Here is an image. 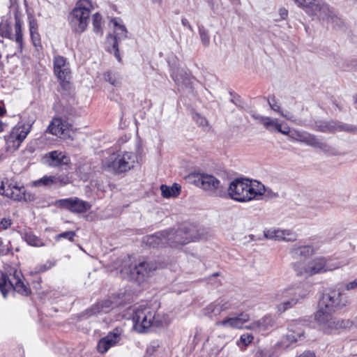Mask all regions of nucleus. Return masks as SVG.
I'll use <instances>...</instances> for the list:
<instances>
[{
	"label": "nucleus",
	"mask_w": 357,
	"mask_h": 357,
	"mask_svg": "<svg viewBox=\"0 0 357 357\" xmlns=\"http://www.w3.org/2000/svg\"><path fill=\"white\" fill-rule=\"evenodd\" d=\"M30 35L33 45L36 47H41L40 37L38 31L30 32Z\"/></svg>",
	"instance_id": "nucleus-42"
},
{
	"label": "nucleus",
	"mask_w": 357,
	"mask_h": 357,
	"mask_svg": "<svg viewBox=\"0 0 357 357\" xmlns=\"http://www.w3.org/2000/svg\"><path fill=\"white\" fill-rule=\"evenodd\" d=\"M330 258L319 257L307 261L306 264H299L296 268L297 275L299 276L310 277L317 274L335 270L348 264V262L331 264L330 263Z\"/></svg>",
	"instance_id": "nucleus-7"
},
{
	"label": "nucleus",
	"mask_w": 357,
	"mask_h": 357,
	"mask_svg": "<svg viewBox=\"0 0 357 357\" xmlns=\"http://www.w3.org/2000/svg\"><path fill=\"white\" fill-rule=\"evenodd\" d=\"M160 190L163 197H176L180 194L181 185L177 183L173 184L171 187L166 185H162L160 186Z\"/></svg>",
	"instance_id": "nucleus-32"
},
{
	"label": "nucleus",
	"mask_w": 357,
	"mask_h": 357,
	"mask_svg": "<svg viewBox=\"0 0 357 357\" xmlns=\"http://www.w3.org/2000/svg\"><path fill=\"white\" fill-rule=\"evenodd\" d=\"M137 162L138 157L136 153L119 150L105 157L102 160L101 167L105 171L120 174L133 168Z\"/></svg>",
	"instance_id": "nucleus-3"
},
{
	"label": "nucleus",
	"mask_w": 357,
	"mask_h": 357,
	"mask_svg": "<svg viewBox=\"0 0 357 357\" xmlns=\"http://www.w3.org/2000/svg\"><path fill=\"white\" fill-rule=\"evenodd\" d=\"M22 21L17 16H15L14 31L13 33V29L10 26L8 21H1L0 23V36L13 40L17 45V51L18 53H22L24 47V39L22 33Z\"/></svg>",
	"instance_id": "nucleus-13"
},
{
	"label": "nucleus",
	"mask_w": 357,
	"mask_h": 357,
	"mask_svg": "<svg viewBox=\"0 0 357 357\" xmlns=\"http://www.w3.org/2000/svg\"><path fill=\"white\" fill-rule=\"evenodd\" d=\"M157 268L155 262L142 261L133 264L132 259L128 257L123 259L119 271L123 278L142 282L150 277Z\"/></svg>",
	"instance_id": "nucleus-5"
},
{
	"label": "nucleus",
	"mask_w": 357,
	"mask_h": 357,
	"mask_svg": "<svg viewBox=\"0 0 357 357\" xmlns=\"http://www.w3.org/2000/svg\"><path fill=\"white\" fill-rule=\"evenodd\" d=\"M315 251L316 250L312 245H294L291 249V254L295 258L298 257H306L314 254Z\"/></svg>",
	"instance_id": "nucleus-31"
},
{
	"label": "nucleus",
	"mask_w": 357,
	"mask_h": 357,
	"mask_svg": "<svg viewBox=\"0 0 357 357\" xmlns=\"http://www.w3.org/2000/svg\"><path fill=\"white\" fill-rule=\"evenodd\" d=\"M3 195L15 201H22L24 197V188L9 184L6 187Z\"/></svg>",
	"instance_id": "nucleus-30"
},
{
	"label": "nucleus",
	"mask_w": 357,
	"mask_h": 357,
	"mask_svg": "<svg viewBox=\"0 0 357 357\" xmlns=\"http://www.w3.org/2000/svg\"><path fill=\"white\" fill-rule=\"evenodd\" d=\"M68 128V123L61 118H54L48 126V131L56 136L61 137Z\"/></svg>",
	"instance_id": "nucleus-24"
},
{
	"label": "nucleus",
	"mask_w": 357,
	"mask_h": 357,
	"mask_svg": "<svg viewBox=\"0 0 357 357\" xmlns=\"http://www.w3.org/2000/svg\"><path fill=\"white\" fill-rule=\"evenodd\" d=\"M31 128V125L21 123L13 128L10 133L4 137L6 150L8 151L17 150L30 132Z\"/></svg>",
	"instance_id": "nucleus-15"
},
{
	"label": "nucleus",
	"mask_w": 357,
	"mask_h": 357,
	"mask_svg": "<svg viewBox=\"0 0 357 357\" xmlns=\"http://www.w3.org/2000/svg\"><path fill=\"white\" fill-rule=\"evenodd\" d=\"M274 324V319L271 316L267 315L262 317L261 319H259L257 321L252 322L249 326H246L245 328L250 330H255L258 331H263L272 327Z\"/></svg>",
	"instance_id": "nucleus-25"
},
{
	"label": "nucleus",
	"mask_w": 357,
	"mask_h": 357,
	"mask_svg": "<svg viewBox=\"0 0 357 357\" xmlns=\"http://www.w3.org/2000/svg\"><path fill=\"white\" fill-rule=\"evenodd\" d=\"M265 188L259 182H251L248 179L236 178L228 188L229 197L239 202H246L264 195Z\"/></svg>",
	"instance_id": "nucleus-2"
},
{
	"label": "nucleus",
	"mask_w": 357,
	"mask_h": 357,
	"mask_svg": "<svg viewBox=\"0 0 357 357\" xmlns=\"http://www.w3.org/2000/svg\"><path fill=\"white\" fill-rule=\"evenodd\" d=\"M0 225L3 229H6L12 225V220L9 218H3L0 220Z\"/></svg>",
	"instance_id": "nucleus-47"
},
{
	"label": "nucleus",
	"mask_w": 357,
	"mask_h": 357,
	"mask_svg": "<svg viewBox=\"0 0 357 357\" xmlns=\"http://www.w3.org/2000/svg\"><path fill=\"white\" fill-rule=\"evenodd\" d=\"M231 307L229 302L220 298L207 305L202 309V314L211 319H217L222 312L227 310Z\"/></svg>",
	"instance_id": "nucleus-19"
},
{
	"label": "nucleus",
	"mask_w": 357,
	"mask_h": 357,
	"mask_svg": "<svg viewBox=\"0 0 357 357\" xmlns=\"http://www.w3.org/2000/svg\"><path fill=\"white\" fill-rule=\"evenodd\" d=\"M254 357H272V354L267 350H258Z\"/></svg>",
	"instance_id": "nucleus-49"
},
{
	"label": "nucleus",
	"mask_w": 357,
	"mask_h": 357,
	"mask_svg": "<svg viewBox=\"0 0 357 357\" xmlns=\"http://www.w3.org/2000/svg\"><path fill=\"white\" fill-rule=\"evenodd\" d=\"M50 159V165L57 167L63 165H68L70 162L69 158L63 152L53 151L48 153Z\"/></svg>",
	"instance_id": "nucleus-29"
},
{
	"label": "nucleus",
	"mask_w": 357,
	"mask_h": 357,
	"mask_svg": "<svg viewBox=\"0 0 357 357\" xmlns=\"http://www.w3.org/2000/svg\"><path fill=\"white\" fill-rule=\"evenodd\" d=\"M55 265L54 262L50 261H47L45 264L38 266L36 268V273H42L50 269Z\"/></svg>",
	"instance_id": "nucleus-44"
},
{
	"label": "nucleus",
	"mask_w": 357,
	"mask_h": 357,
	"mask_svg": "<svg viewBox=\"0 0 357 357\" xmlns=\"http://www.w3.org/2000/svg\"><path fill=\"white\" fill-rule=\"evenodd\" d=\"M345 291H351L357 288V278L351 282H348L344 287Z\"/></svg>",
	"instance_id": "nucleus-48"
},
{
	"label": "nucleus",
	"mask_w": 357,
	"mask_h": 357,
	"mask_svg": "<svg viewBox=\"0 0 357 357\" xmlns=\"http://www.w3.org/2000/svg\"><path fill=\"white\" fill-rule=\"evenodd\" d=\"M23 275L21 271L15 270L13 273L8 277L6 273L0 271V291L3 297L7 292L13 289L19 294L28 296L31 294L30 288L24 284Z\"/></svg>",
	"instance_id": "nucleus-12"
},
{
	"label": "nucleus",
	"mask_w": 357,
	"mask_h": 357,
	"mask_svg": "<svg viewBox=\"0 0 357 357\" xmlns=\"http://www.w3.org/2000/svg\"><path fill=\"white\" fill-rule=\"evenodd\" d=\"M153 2L158 3L159 4L162 3V0H152Z\"/></svg>",
	"instance_id": "nucleus-62"
},
{
	"label": "nucleus",
	"mask_w": 357,
	"mask_h": 357,
	"mask_svg": "<svg viewBox=\"0 0 357 357\" xmlns=\"http://www.w3.org/2000/svg\"><path fill=\"white\" fill-rule=\"evenodd\" d=\"M251 116L254 119L258 121L259 123H261L262 125L264 124V123L265 121L264 119H266L267 118V116H261V115H259V114H257L255 113L252 114Z\"/></svg>",
	"instance_id": "nucleus-53"
},
{
	"label": "nucleus",
	"mask_w": 357,
	"mask_h": 357,
	"mask_svg": "<svg viewBox=\"0 0 357 357\" xmlns=\"http://www.w3.org/2000/svg\"><path fill=\"white\" fill-rule=\"evenodd\" d=\"M121 340V330L116 328L98 341L97 350L101 354L106 353L111 347H114Z\"/></svg>",
	"instance_id": "nucleus-21"
},
{
	"label": "nucleus",
	"mask_w": 357,
	"mask_h": 357,
	"mask_svg": "<svg viewBox=\"0 0 357 357\" xmlns=\"http://www.w3.org/2000/svg\"><path fill=\"white\" fill-rule=\"evenodd\" d=\"M335 121H321L316 123L315 130L322 132L335 133Z\"/></svg>",
	"instance_id": "nucleus-34"
},
{
	"label": "nucleus",
	"mask_w": 357,
	"mask_h": 357,
	"mask_svg": "<svg viewBox=\"0 0 357 357\" xmlns=\"http://www.w3.org/2000/svg\"><path fill=\"white\" fill-rule=\"evenodd\" d=\"M54 73L56 77L61 82H68L70 78V64L67 59L62 56H56L54 57Z\"/></svg>",
	"instance_id": "nucleus-20"
},
{
	"label": "nucleus",
	"mask_w": 357,
	"mask_h": 357,
	"mask_svg": "<svg viewBox=\"0 0 357 357\" xmlns=\"http://www.w3.org/2000/svg\"><path fill=\"white\" fill-rule=\"evenodd\" d=\"M35 197H34V195L30 192H26L25 190H24V197L23 198L22 201H24V202H31L33 200H34Z\"/></svg>",
	"instance_id": "nucleus-54"
},
{
	"label": "nucleus",
	"mask_w": 357,
	"mask_h": 357,
	"mask_svg": "<svg viewBox=\"0 0 357 357\" xmlns=\"http://www.w3.org/2000/svg\"><path fill=\"white\" fill-rule=\"evenodd\" d=\"M4 110L3 109V108L0 106V116H3V114H4Z\"/></svg>",
	"instance_id": "nucleus-59"
},
{
	"label": "nucleus",
	"mask_w": 357,
	"mask_h": 357,
	"mask_svg": "<svg viewBox=\"0 0 357 357\" xmlns=\"http://www.w3.org/2000/svg\"><path fill=\"white\" fill-rule=\"evenodd\" d=\"M1 244H2V241H1V239L0 238V246L1 245Z\"/></svg>",
	"instance_id": "nucleus-64"
},
{
	"label": "nucleus",
	"mask_w": 357,
	"mask_h": 357,
	"mask_svg": "<svg viewBox=\"0 0 357 357\" xmlns=\"http://www.w3.org/2000/svg\"><path fill=\"white\" fill-rule=\"evenodd\" d=\"M280 116L286 118L288 120H292V116L289 115V114H284L282 110L279 113Z\"/></svg>",
	"instance_id": "nucleus-58"
},
{
	"label": "nucleus",
	"mask_w": 357,
	"mask_h": 357,
	"mask_svg": "<svg viewBox=\"0 0 357 357\" xmlns=\"http://www.w3.org/2000/svg\"><path fill=\"white\" fill-rule=\"evenodd\" d=\"M133 327L138 333H145L151 327H162L165 319L164 316L147 305L135 308L132 314Z\"/></svg>",
	"instance_id": "nucleus-4"
},
{
	"label": "nucleus",
	"mask_w": 357,
	"mask_h": 357,
	"mask_svg": "<svg viewBox=\"0 0 357 357\" xmlns=\"http://www.w3.org/2000/svg\"><path fill=\"white\" fill-rule=\"evenodd\" d=\"M346 132L351 134H357V126L352 124L335 121V132Z\"/></svg>",
	"instance_id": "nucleus-36"
},
{
	"label": "nucleus",
	"mask_w": 357,
	"mask_h": 357,
	"mask_svg": "<svg viewBox=\"0 0 357 357\" xmlns=\"http://www.w3.org/2000/svg\"><path fill=\"white\" fill-rule=\"evenodd\" d=\"M92 5L89 0H79L68 16L72 29L77 33L84 32L89 23Z\"/></svg>",
	"instance_id": "nucleus-11"
},
{
	"label": "nucleus",
	"mask_w": 357,
	"mask_h": 357,
	"mask_svg": "<svg viewBox=\"0 0 357 357\" xmlns=\"http://www.w3.org/2000/svg\"><path fill=\"white\" fill-rule=\"evenodd\" d=\"M6 185L3 181L0 180V195H3L5 193Z\"/></svg>",
	"instance_id": "nucleus-57"
},
{
	"label": "nucleus",
	"mask_w": 357,
	"mask_h": 357,
	"mask_svg": "<svg viewBox=\"0 0 357 357\" xmlns=\"http://www.w3.org/2000/svg\"><path fill=\"white\" fill-rule=\"evenodd\" d=\"M304 333L303 324L301 321H296L289 326V333L287 335V340L291 342H296Z\"/></svg>",
	"instance_id": "nucleus-26"
},
{
	"label": "nucleus",
	"mask_w": 357,
	"mask_h": 357,
	"mask_svg": "<svg viewBox=\"0 0 357 357\" xmlns=\"http://www.w3.org/2000/svg\"><path fill=\"white\" fill-rule=\"evenodd\" d=\"M111 22L114 24V36L109 35L107 38V48L110 53H113L116 59L121 61L119 54V44L128 38V31L119 19H112Z\"/></svg>",
	"instance_id": "nucleus-14"
},
{
	"label": "nucleus",
	"mask_w": 357,
	"mask_h": 357,
	"mask_svg": "<svg viewBox=\"0 0 357 357\" xmlns=\"http://www.w3.org/2000/svg\"><path fill=\"white\" fill-rule=\"evenodd\" d=\"M307 294V291L297 285L281 289L275 296V299L279 302L276 309L281 313L284 312L296 306L306 297Z\"/></svg>",
	"instance_id": "nucleus-10"
},
{
	"label": "nucleus",
	"mask_w": 357,
	"mask_h": 357,
	"mask_svg": "<svg viewBox=\"0 0 357 357\" xmlns=\"http://www.w3.org/2000/svg\"><path fill=\"white\" fill-rule=\"evenodd\" d=\"M195 184L206 191L218 195L220 182L214 176L206 174H199L194 181Z\"/></svg>",
	"instance_id": "nucleus-17"
},
{
	"label": "nucleus",
	"mask_w": 357,
	"mask_h": 357,
	"mask_svg": "<svg viewBox=\"0 0 357 357\" xmlns=\"http://www.w3.org/2000/svg\"><path fill=\"white\" fill-rule=\"evenodd\" d=\"M265 121L263 124L264 128L270 131H273L278 130V128L280 127V124L278 122L277 119H273L271 117L267 116L266 119H264Z\"/></svg>",
	"instance_id": "nucleus-39"
},
{
	"label": "nucleus",
	"mask_w": 357,
	"mask_h": 357,
	"mask_svg": "<svg viewBox=\"0 0 357 357\" xmlns=\"http://www.w3.org/2000/svg\"><path fill=\"white\" fill-rule=\"evenodd\" d=\"M3 130V123H2V122L0 121V132H1Z\"/></svg>",
	"instance_id": "nucleus-61"
},
{
	"label": "nucleus",
	"mask_w": 357,
	"mask_h": 357,
	"mask_svg": "<svg viewBox=\"0 0 357 357\" xmlns=\"http://www.w3.org/2000/svg\"><path fill=\"white\" fill-rule=\"evenodd\" d=\"M264 236L271 240L294 241L296 234L289 229H270L264 231Z\"/></svg>",
	"instance_id": "nucleus-22"
},
{
	"label": "nucleus",
	"mask_w": 357,
	"mask_h": 357,
	"mask_svg": "<svg viewBox=\"0 0 357 357\" xmlns=\"http://www.w3.org/2000/svg\"><path fill=\"white\" fill-rule=\"evenodd\" d=\"M268 102L273 110L278 112V114L280 112V107L277 104V102L274 96L268 97Z\"/></svg>",
	"instance_id": "nucleus-45"
},
{
	"label": "nucleus",
	"mask_w": 357,
	"mask_h": 357,
	"mask_svg": "<svg viewBox=\"0 0 357 357\" xmlns=\"http://www.w3.org/2000/svg\"><path fill=\"white\" fill-rule=\"evenodd\" d=\"M59 206L73 213H83L91 208L90 203L77 197L59 199Z\"/></svg>",
	"instance_id": "nucleus-18"
},
{
	"label": "nucleus",
	"mask_w": 357,
	"mask_h": 357,
	"mask_svg": "<svg viewBox=\"0 0 357 357\" xmlns=\"http://www.w3.org/2000/svg\"><path fill=\"white\" fill-rule=\"evenodd\" d=\"M199 238L196 227L192 224H184L177 229L162 231L147 236L146 243L149 245L156 246L160 244H168L171 247L186 244Z\"/></svg>",
	"instance_id": "nucleus-1"
},
{
	"label": "nucleus",
	"mask_w": 357,
	"mask_h": 357,
	"mask_svg": "<svg viewBox=\"0 0 357 357\" xmlns=\"http://www.w3.org/2000/svg\"><path fill=\"white\" fill-rule=\"evenodd\" d=\"M279 15L280 17V19H276V21L284 20L288 15V10L284 8H281L279 9Z\"/></svg>",
	"instance_id": "nucleus-51"
},
{
	"label": "nucleus",
	"mask_w": 357,
	"mask_h": 357,
	"mask_svg": "<svg viewBox=\"0 0 357 357\" xmlns=\"http://www.w3.org/2000/svg\"><path fill=\"white\" fill-rule=\"evenodd\" d=\"M349 303V296L342 287L328 289L319 300L318 310L335 312L346 307Z\"/></svg>",
	"instance_id": "nucleus-9"
},
{
	"label": "nucleus",
	"mask_w": 357,
	"mask_h": 357,
	"mask_svg": "<svg viewBox=\"0 0 357 357\" xmlns=\"http://www.w3.org/2000/svg\"><path fill=\"white\" fill-rule=\"evenodd\" d=\"M334 312L317 310L314 319L326 333H335L340 329L351 328L354 323L349 319H340L333 315Z\"/></svg>",
	"instance_id": "nucleus-8"
},
{
	"label": "nucleus",
	"mask_w": 357,
	"mask_h": 357,
	"mask_svg": "<svg viewBox=\"0 0 357 357\" xmlns=\"http://www.w3.org/2000/svg\"><path fill=\"white\" fill-rule=\"evenodd\" d=\"M297 357H316L315 354L312 351H305Z\"/></svg>",
	"instance_id": "nucleus-55"
},
{
	"label": "nucleus",
	"mask_w": 357,
	"mask_h": 357,
	"mask_svg": "<svg viewBox=\"0 0 357 357\" xmlns=\"http://www.w3.org/2000/svg\"><path fill=\"white\" fill-rule=\"evenodd\" d=\"M75 232L73 231H68L58 234L56 236V240H59L61 238L68 239L70 241H73L74 237L75 236Z\"/></svg>",
	"instance_id": "nucleus-43"
},
{
	"label": "nucleus",
	"mask_w": 357,
	"mask_h": 357,
	"mask_svg": "<svg viewBox=\"0 0 357 357\" xmlns=\"http://www.w3.org/2000/svg\"><path fill=\"white\" fill-rule=\"evenodd\" d=\"M277 131L285 135H289L290 137V134L291 133V130H290L289 126H285L284 128H282L281 124H280V127L278 128Z\"/></svg>",
	"instance_id": "nucleus-50"
},
{
	"label": "nucleus",
	"mask_w": 357,
	"mask_h": 357,
	"mask_svg": "<svg viewBox=\"0 0 357 357\" xmlns=\"http://www.w3.org/2000/svg\"><path fill=\"white\" fill-rule=\"evenodd\" d=\"M253 336L251 334L245 333L241 336V341L245 344L248 345L252 342Z\"/></svg>",
	"instance_id": "nucleus-46"
},
{
	"label": "nucleus",
	"mask_w": 357,
	"mask_h": 357,
	"mask_svg": "<svg viewBox=\"0 0 357 357\" xmlns=\"http://www.w3.org/2000/svg\"><path fill=\"white\" fill-rule=\"evenodd\" d=\"M171 76L180 87H188L191 84L190 77L183 70H174Z\"/></svg>",
	"instance_id": "nucleus-28"
},
{
	"label": "nucleus",
	"mask_w": 357,
	"mask_h": 357,
	"mask_svg": "<svg viewBox=\"0 0 357 357\" xmlns=\"http://www.w3.org/2000/svg\"><path fill=\"white\" fill-rule=\"evenodd\" d=\"M199 34L202 45L205 47H208L210 44V36L208 35V31L204 26H199Z\"/></svg>",
	"instance_id": "nucleus-40"
},
{
	"label": "nucleus",
	"mask_w": 357,
	"mask_h": 357,
	"mask_svg": "<svg viewBox=\"0 0 357 357\" xmlns=\"http://www.w3.org/2000/svg\"><path fill=\"white\" fill-rule=\"evenodd\" d=\"M181 24L183 26L186 27L187 29H188L190 31H192L193 29H192V26L190 25L189 21L186 19V18H182L181 20Z\"/></svg>",
	"instance_id": "nucleus-56"
},
{
	"label": "nucleus",
	"mask_w": 357,
	"mask_h": 357,
	"mask_svg": "<svg viewBox=\"0 0 357 357\" xmlns=\"http://www.w3.org/2000/svg\"><path fill=\"white\" fill-rule=\"evenodd\" d=\"M29 31L30 32L38 31V23L36 20L32 19L29 20Z\"/></svg>",
	"instance_id": "nucleus-52"
},
{
	"label": "nucleus",
	"mask_w": 357,
	"mask_h": 357,
	"mask_svg": "<svg viewBox=\"0 0 357 357\" xmlns=\"http://www.w3.org/2000/svg\"><path fill=\"white\" fill-rule=\"evenodd\" d=\"M104 78L112 86L119 87L121 86V79L119 75L112 72H107L104 74Z\"/></svg>",
	"instance_id": "nucleus-37"
},
{
	"label": "nucleus",
	"mask_w": 357,
	"mask_h": 357,
	"mask_svg": "<svg viewBox=\"0 0 357 357\" xmlns=\"http://www.w3.org/2000/svg\"><path fill=\"white\" fill-rule=\"evenodd\" d=\"M290 138L292 141L305 144L314 149H319L325 153H329L332 150L331 146L327 143L321 141L316 135L304 130H292Z\"/></svg>",
	"instance_id": "nucleus-16"
},
{
	"label": "nucleus",
	"mask_w": 357,
	"mask_h": 357,
	"mask_svg": "<svg viewBox=\"0 0 357 357\" xmlns=\"http://www.w3.org/2000/svg\"><path fill=\"white\" fill-rule=\"evenodd\" d=\"M152 347H153V348H155V347H158V344H156L155 345H153Z\"/></svg>",
	"instance_id": "nucleus-63"
},
{
	"label": "nucleus",
	"mask_w": 357,
	"mask_h": 357,
	"mask_svg": "<svg viewBox=\"0 0 357 357\" xmlns=\"http://www.w3.org/2000/svg\"><path fill=\"white\" fill-rule=\"evenodd\" d=\"M112 307V302L109 300H105L98 302L87 310L88 316L98 315L103 313H107Z\"/></svg>",
	"instance_id": "nucleus-27"
},
{
	"label": "nucleus",
	"mask_w": 357,
	"mask_h": 357,
	"mask_svg": "<svg viewBox=\"0 0 357 357\" xmlns=\"http://www.w3.org/2000/svg\"><path fill=\"white\" fill-rule=\"evenodd\" d=\"M93 26L96 33L102 34V16L98 13L93 15Z\"/></svg>",
	"instance_id": "nucleus-38"
},
{
	"label": "nucleus",
	"mask_w": 357,
	"mask_h": 357,
	"mask_svg": "<svg viewBox=\"0 0 357 357\" xmlns=\"http://www.w3.org/2000/svg\"><path fill=\"white\" fill-rule=\"evenodd\" d=\"M59 177L54 176H44L40 179L33 181V185L35 187L39 186H51L58 182Z\"/></svg>",
	"instance_id": "nucleus-35"
},
{
	"label": "nucleus",
	"mask_w": 357,
	"mask_h": 357,
	"mask_svg": "<svg viewBox=\"0 0 357 357\" xmlns=\"http://www.w3.org/2000/svg\"><path fill=\"white\" fill-rule=\"evenodd\" d=\"M249 319V314L243 312L239 314L237 317H227L222 321H218L215 322V325L218 327L222 326L225 328L240 329L243 327L244 324Z\"/></svg>",
	"instance_id": "nucleus-23"
},
{
	"label": "nucleus",
	"mask_w": 357,
	"mask_h": 357,
	"mask_svg": "<svg viewBox=\"0 0 357 357\" xmlns=\"http://www.w3.org/2000/svg\"><path fill=\"white\" fill-rule=\"evenodd\" d=\"M192 118L196 123L199 126L207 127L208 126V120L198 113L194 114Z\"/></svg>",
	"instance_id": "nucleus-41"
},
{
	"label": "nucleus",
	"mask_w": 357,
	"mask_h": 357,
	"mask_svg": "<svg viewBox=\"0 0 357 357\" xmlns=\"http://www.w3.org/2000/svg\"><path fill=\"white\" fill-rule=\"evenodd\" d=\"M354 102L355 104H357V93L354 96Z\"/></svg>",
	"instance_id": "nucleus-60"
},
{
	"label": "nucleus",
	"mask_w": 357,
	"mask_h": 357,
	"mask_svg": "<svg viewBox=\"0 0 357 357\" xmlns=\"http://www.w3.org/2000/svg\"><path fill=\"white\" fill-rule=\"evenodd\" d=\"M293 1L309 15L316 17L328 24H331L334 26L338 25L340 19L331 10L329 6L321 0Z\"/></svg>",
	"instance_id": "nucleus-6"
},
{
	"label": "nucleus",
	"mask_w": 357,
	"mask_h": 357,
	"mask_svg": "<svg viewBox=\"0 0 357 357\" xmlns=\"http://www.w3.org/2000/svg\"><path fill=\"white\" fill-rule=\"evenodd\" d=\"M22 238L26 243L33 247H42L45 245L44 242L41 238L35 235L32 231L25 232Z\"/></svg>",
	"instance_id": "nucleus-33"
}]
</instances>
